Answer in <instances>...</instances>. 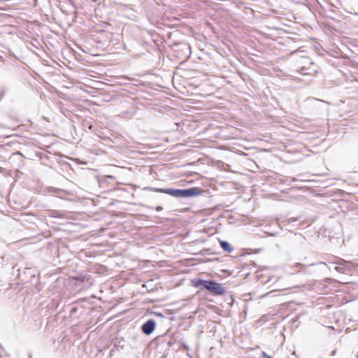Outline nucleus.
Here are the masks:
<instances>
[{
    "label": "nucleus",
    "mask_w": 358,
    "mask_h": 358,
    "mask_svg": "<svg viewBox=\"0 0 358 358\" xmlns=\"http://www.w3.org/2000/svg\"><path fill=\"white\" fill-rule=\"evenodd\" d=\"M156 192L164 193L176 198H186L199 195L200 190L198 188H189L185 189L171 188H152Z\"/></svg>",
    "instance_id": "f257e3e1"
},
{
    "label": "nucleus",
    "mask_w": 358,
    "mask_h": 358,
    "mask_svg": "<svg viewBox=\"0 0 358 358\" xmlns=\"http://www.w3.org/2000/svg\"><path fill=\"white\" fill-rule=\"evenodd\" d=\"M192 282L195 287H202L215 295H222L225 292V289L222 285L213 280L197 279L193 280Z\"/></svg>",
    "instance_id": "f03ea898"
},
{
    "label": "nucleus",
    "mask_w": 358,
    "mask_h": 358,
    "mask_svg": "<svg viewBox=\"0 0 358 358\" xmlns=\"http://www.w3.org/2000/svg\"><path fill=\"white\" fill-rule=\"evenodd\" d=\"M336 261L332 264H336V266L334 267V270L338 273H347L349 272L352 266H358V264H354L350 262H347L342 259L333 257Z\"/></svg>",
    "instance_id": "7ed1b4c3"
},
{
    "label": "nucleus",
    "mask_w": 358,
    "mask_h": 358,
    "mask_svg": "<svg viewBox=\"0 0 358 358\" xmlns=\"http://www.w3.org/2000/svg\"><path fill=\"white\" fill-rule=\"evenodd\" d=\"M156 323L154 320H148L141 327V330L145 335L151 334L155 329Z\"/></svg>",
    "instance_id": "20e7f679"
},
{
    "label": "nucleus",
    "mask_w": 358,
    "mask_h": 358,
    "mask_svg": "<svg viewBox=\"0 0 358 358\" xmlns=\"http://www.w3.org/2000/svg\"><path fill=\"white\" fill-rule=\"evenodd\" d=\"M220 246L222 250L227 252H231L233 251V248L230 245V244L224 241H221L220 242Z\"/></svg>",
    "instance_id": "39448f33"
},
{
    "label": "nucleus",
    "mask_w": 358,
    "mask_h": 358,
    "mask_svg": "<svg viewBox=\"0 0 358 358\" xmlns=\"http://www.w3.org/2000/svg\"><path fill=\"white\" fill-rule=\"evenodd\" d=\"M334 261H336L334 259V261L332 262H328L327 263H324V262H320L319 264H325V265H327L329 268L331 270V268L334 269V267L333 266L335 264H332Z\"/></svg>",
    "instance_id": "423d86ee"
},
{
    "label": "nucleus",
    "mask_w": 358,
    "mask_h": 358,
    "mask_svg": "<svg viewBox=\"0 0 358 358\" xmlns=\"http://www.w3.org/2000/svg\"><path fill=\"white\" fill-rule=\"evenodd\" d=\"M287 358H298L294 352L290 353Z\"/></svg>",
    "instance_id": "0eeeda50"
},
{
    "label": "nucleus",
    "mask_w": 358,
    "mask_h": 358,
    "mask_svg": "<svg viewBox=\"0 0 358 358\" xmlns=\"http://www.w3.org/2000/svg\"><path fill=\"white\" fill-rule=\"evenodd\" d=\"M262 358H273L271 356L268 355L265 352H262Z\"/></svg>",
    "instance_id": "6e6552de"
},
{
    "label": "nucleus",
    "mask_w": 358,
    "mask_h": 358,
    "mask_svg": "<svg viewBox=\"0 0 358 358\" xmlns=\"http://www.w3.org/2000/svg\"><path fill=\"white\" fill-rule=\"evenodd\" d=\"M162 210V208L159 206L157 208V210L159 211V210Z\"/></svg>",
    "instance_id": "1a4fd4ad"
},
{
    "label": "nucleus",
    "mask_w": 358,
    "mask_h": 358,
    "mask_svg": "<svg viewBox=\"0 0 358 358\" xmlns=\"http://www.w3.org/2000/svg\"><path fill=\"white\" fill-rule=\"evenodd\" d=\"M29 358H31V355H29Z\"/></svg>",
    "instance_id": "9d476101"
}]
</instances>
